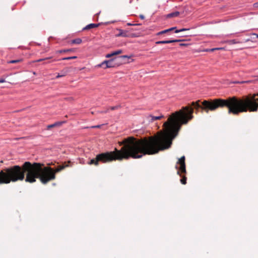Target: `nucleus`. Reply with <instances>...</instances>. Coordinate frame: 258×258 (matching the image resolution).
I'll return each mask as SVG.
<instances>
[{"label":"nucleus","instance_id":"f257e3e1","mask_svg":"<svg viewBox=\"0 0 258 258\" xmlns=\"http://www.w3.org/2000/svg\"><path fill=\"white\" fill-rule=\"evenodd\" d=\"M194 108L183 107L179 111L173 113L163 124V131L157 137H150L138 139L134 137L124 139L120 143L123 145L120 150L102 153L96 155L88 162V164L99 165L100 163H106L115 160L133 158H141L145 155H153L160 150L169 148L172 140L177 136L182 124H186L193 118Z\"/></svg>","mask_w":258,"mask_h":258},{"label":"nucleus","instance_id":"f03ea898","mask_svg":"<svg viewBox=\"0 0 258 258\" xmlns=\"http://www.w3.org/2000/svg\"><path fill=\"white\" fill-rule=\"evenodd\" d=\"M70 163V161L64 162L53 169L50 167L44 166L42 163L25 162L22 166L16 165L8 169L7 173L11 178L7 181H23L25 179L27 182L33 183L38 178L42 183L46 184L55 178L56 173L69 167Z\"/></svg>","mask_w":258,"mask_h":258},{"label":"nucleus","instance_id":"7ed1b4c3","mask_svg":"<svg viewBox=\"0 0 258 258\" xmlns=\"http://www.w3.org/2000/svg\"><path fill=\"white\" fill-rule=\"evenodd\" d=\"M200 101L192 102L191 106L197 110L201 109L207 113L209 111H214L217 108L226 107L228 109V113H232L234 115H238L236 97H229L227 99H215L204 100L202 102V105L200 103Z\"/></svg>","mask_w":258,"mask_h":258},{"label":"nucleus","instance_id":"20e7f679","mask_svg":"<svg viewBox=\"0 0 258 258\" xmlns=\"http://www.w3.org/2000/svg\"><path fill=\"white\" fill-rule=\"evenodd\" d=\"M238 114L241 112H256L258 110V93L249 94L242 98L236 97Z\"/></svg>","mask_w":258,"mask_h":258},{"label":"nucleus","instance_id":"39448f33","mask_svg":"<svg viewBox=\"0 0 258 258\" xmlns=\"http://www.w3.org/2000/svg\"><path fill=\"white\" fill-rule=\"evenodd\" d=\"M129 57L127 55L115 57L110 59L103 61L101 64L98 65V67H102L104 69L116 67L124 62L123 61L124 58Z\"/></svg>","mask_w":258,"mask_h":258},{"label":"nucleus","instance_id":"423d86ee","mask_svg":"<svg viewBox=\"0 0 258 258\" xmlns=\"http://www.w3.org/2000/svg\"><path fill=\"white\" fill-rule=\"evenodd\" d=\"M15 166V165L10 167L5 168L0 170V184H9L11 182H15L17 181H7V180H8V178H10L9 177V176L8 175V173H7L8 172V169L12 168V167H14Z\"/></svg>","mask_w":258,"mask_h":258},{"label":"nucleus","instance_id":"0eeeda50","mask_svg":"<svg viewBox=\"0 0 258 258\" xmlns=\"http://www.w3.org/2000/svg\"><path fill=\"white\" fill-rule=\"evenodd\" d=\"M185 159V157L183 156L178 159L176 163L177 165L175 166V168L178 169L177 172L178 174H180V172L182 173H186Z\"/></svg>","mask_w":258,"mask_h":258},{"label":"nucleus","instance_id":"6e6552de","mask_svg":"<svg viewBox=\"0 0 258 258\" xmlns=\"http://www.w3.org/2000/svg\"><path fill=\"white\" fill-rule=\"evenodd\" d=\"M66 121H57L55 122V123L48 125L47 126V130H50L53 127H59L63 123H65Z\"/></svg>","mask_w":258,"mask_h":258},{"label":"nucleus","instance_id":"1a4fd4ad","mask_svg":"<svg viewBox=\"0 0 258 258\" xmlns=\"http://www.w3.org/2000/svg\"><path fill=\"white\" fill-rule=\"evenodd\" d=\"M181 40H166V41H157L156 43L157 44H168V43H171L173 42H180L181 41Z\"/></svg>","mask_w":258,"mask_h":258},{"label":"nucleus","instance_id":"9d476101","mask_svg":"<svg viewBox=\"0 0 258 258\" xmlns=\"http://www.w3.org/2000/svg\"><path fill=\"white\" fill-rule=\"evenodd\" d=\"M163 117H164V116L162 115H159V116H153L152 115H149L147 117L148 119L152 122H153L156 120H159Z\"/></svg>","mask_w":258,"mask_h":258},{"label":"nucleus","instance_id":"9b49d317","mask_svg":"<svg viewBox=\"0 0 258 258\" xmlns=\"http://www.w3.org/2000/svg\"><path fill=\"white\" fill-rule=\"evenodd\" d=\"M118 36L124 37H129L131 36V34L128 33L126 31L119 30V33L118 34Z\"/></svg>","mask_w":258,"mask_h":258},{"label":"nucleus","instance_id":"f8f14e48","mask_svg":"<svg viewBox=\"0 0 258 258\" xmlns=\"http://www.w3.org/2000/svg\"><path fill=\"white\" fill-rule=\"evenodd\" d=\"M99 25V24H90L83 28L84 30H89L91 29L97 27Z\"/></svg>","mask_w":258,"mask_h":258},{"label":"nucleus","instance_id":"ddd939ff","mask_svg":"<svg viewBox=\"0 0 258 258\" xmlns=\"http://www.w3.org/2000/svg\"><path fill=\"white\" fill-rule=\"evenodd\" d=\"M68 73V71L66 70H62L61 73H58L57 75L56 76V78H59L60 77H64Z\"/></svg>","mask_w":258,"mask_h":258},{"label":"nucleus","instance_id":"4468645a","mask_svg":"<svg viewBox=\"0 0 258 258\" xmlns=\"http://www.w3.org/2000/svg\"><path fill=\"white\" fill-rule=\"evenodd\" d=\"M179 15V12H175L171 13H170L167 15V18H172V17H176L178 16Z\"/></svg>","mask_w":258,"mask_h":258},{"label":"nucleus","instance_id":"2eb2a0df","mask_svg":"<svg viewBox=\"0 0 258 258\" xmlns=\"http://www.w3.org/2000/svg\"><path fill=\"white\" fill-rule=\"evenodd\" d=\"M82 42V40L81 39L77 38V39H75L73 40L72 41V43L79 44L81 43Z\"/></svg>","mask_w":258,"mask_h":258},{"label":"nucleus","instance_id":"dca6fc26","mask_svg":"<svg viewBox=\"0 0 258 258\" xmlns=\"http://www.w3.org/2000/svg\"><path fill=\"white\" fill-rule=\"evenodd\" d=\"M22 61V59H19L12 60L8 61L7 62V63H17L20 62Z\"/></svg>","mask_w":258,"mask_h":258},{"label":"nucleus","instance_id":"f3484780","mask_svg":"<svg viewBox=\"0 0 258 258\" xmlns=\"http://www.w3.org/2000/svg\"><path fill=\"white\" fill-rule=\"evenodd\" d=\"M73 51V49H63L60 50H58L56 51V53H64L67 52H70Z\"/></svg>","mask_w":258,"mask_h":258},{"label":"nucleus","instance_id":"a211bd4d","mask_svg":"<svg viewBox=\"0 0 258 258\" xmlns=\"http://www.w3.org/2000/svg\"><path fill=\"white\" fill-rule=\"evenodd\" d=\"M52 58V56L48 57H45V58H41V59L36 60L34 61V62H40V61H44V60H48V59H51Z\"/></svg>","mask_w":258,"mask_h":258},{"label":"nucleus","instance_id":"6ab92c4d","mask_svg":"<svg viewBox=\"0 0 258 258\" xmlns=\"http://www.w3.org/2000/svg\"><path fill=\"white\" fill-rule=\"evenodd\" d=\"M180 182L183 184H185L186 183V177L185 176L182 177V178L180 179Z\"/></svg>","mask_w":258,"mask_h":258},{"label":"nucleus","instance_id":"aec40b11","mask_svg":"<svg viewBox=\"0 0 258 258\" xmlns=\"http://www.w3.org/2000/svg\"><path fill=\"white\" fill-rule=\"evenodd\" d=\"M120 107H121L120 105H116V106H115L110 107L109 108V109L111 110H115V109H118L120 108Z\"/></svg>","mask_w":258,"mask_h":258},{"label":"nucleus","instance_id":"412c9836","mask_svg":"<svg viewBox=\"0 0 258 258\" xmlns=\"http://www.w3.org/2000/svg\"><path fill=\"white\" fill-rule=\"evenodd\" d=\"M189 29H186V28H183V29H179V30H176L175 32V33H178V32H182V31H187V30H189Z\"/></svg>","mask_w":258,"mask_h":258},{"label":"nucleus","instance_id":"4be33fe9","mask_svg":"<svg viewBox=\"0 0 258 258\" xmlns=\"http://www.w3.org/2000/svg\"><path fill=\"white\" fill-rule=\"evenodd\" d=\"M121 53H122V50H116V51H115L113 52V54L114 55H115L119 54H120Z\"/></svg>","mask_w":258,"mask_h":258},{"label":"nucleus","instance_id":"5701e85b","mask_svg":"<svg viewBox=\"0 0 258 258\" xmlns=\"http://www.w3.org/2000/svg\"><path fill=\"white\" fill-rule=\"evenodd\" d=\"M240 43V42H238L236 40L234 39V40H230L229 41V43L230 44H236V43Z\"/></svg>","mask_w":258,"mask_h":258},{"label":"nucleus","instance_id":"b1692460","mask_svg":"<svg viewBox=\"0 0 258 258\" xmlns=\"http://www.w3.org/2000/svg\"><path fill=\"white\" fill-rule=\"evenodd\" d=\"M222 49H223V48H212L209 50H207L206 51H214L216 50Z\"/></svg>","mask_w":258,"mask_h":258},{"label":"nucleus","instance_id":"393cba45","mask_svg":"<svg viewBox=\"0 0 258 258\" xmlns=\"http://www.w3.org/2000/svg\"><path fill=\"white\" fill-rule=\"evenodd\" d=\"M253 7L255 9H258V2L253 4Z\"/></svg>","mask_w":258,"mask_h":258},{"label":"nucleus","instance_id":"a878e982","mask_svg":"<svg viewBox=\"0 0 258 258\" xmlns=\"http://www.w3.org/2000/svg\"><path fill=\"white\" fill-rule=\"evenodd\" d=\"M114 56V55L113 54V52L111 53H108L106 55V58H110L112 56Z\"/></svg>","mask_w":258,"mask_h":258},{"label":"nucleus","instance_id":"bb28decb","mask_svg":"<svg viewBox=\"0 0 258 258\" xmlns=\"http://www.w3.org/2000/svg\"><path fill=\"white\" fill-rule=\"evenodd\" d=\"M252 41V42H256V40H251L250 38H248V39H246L244 42H248V41Z\"/></svg>","mask_w":258,"mask_h":258},{"label":"nucleus","instance_id":"cd10ccee","mask_svg":"<svg viewBox=\"0 0 258 258\" xmlns=\"http://www.w3.org/2000/svg\"><path fill=\"white\" fill-rule=\"evenodd\" d=\"M109 110V109L107 108V109H106L105 110L101 111L100 112L102 113H107L108 112Z\"/></svg>","mask_w":258,"mask_h":258},{"label":"nucleus","instance_id":"c85d7f7f","mask_svg":"<svg viewBox=\"0 0 258 258\" xmlns=\"http://www.w3.org/2000/svg\"><path fill=\"white\" fill-rule=\"evenodd\" d=\"M71 57H63L61 58L60 60H70Z\"/></svg>","mask_w":258,"mask_h":258},{"label":"nucleus","instance_id":"c756f323","mask_svg":"<svg viewBox=\"0 0 258 258\" xmlns=\"http://www.w3.org/2000/svg\"><path fill=\"white\" fill-rule=\"evenodd\" d=\"M127 25H129V26H135V25H139V24H131V23H127Z\"/></svg>","mask_w":258,"mask_h":258},{"label":"nucleus","instance_id":"7c9ffc66","mask_svg":"<svg viewBox=\"0 0 258 258\" xmlns=\"http://www.w3.org/2000/svg\"><path fill=\"white\" fill-rule=\"evenodd\" d=\"M170 30L169 29L163 30V32L164 33H167V32H170Z\"/></svg>","mask_w":258,"mask_h":258},{"label":"nucleus","instance_id":"2f4dec72","mask_svg":"<svg viewBox=\"0 0 258 258\" xmlns=\"http://www.w3.org/2000/svg\"><path fill=\"white\" fill-rule=\"evenodd\" d=\"M102 125H98L92 126L93 128H100Z\"/></svg>","mask_w":258,"mask_h":258},{"label":"nucleus","instance_id":"473e14b6","mask_svg":"<svg viewBox=\"0 0 258 258\" xmlns=\"http://www.w3.org/2000/svg\"><path fill=\"white\" fill-rule=\"evenodd\" d=\"M140 18L141 19H142V20H143V19H145V17H144V15H140Z\"/></svg>","mask_w":258,"mask_h":258},{"label":"nucleus","instance_id":"72a5a7b5","mask_svg":"<svg viewBox=\"0 0 258 258\" xmlns=\"http://www.w3.org/2000/svg\"><path fill=\"white\" fill-rule=\"evenodd\" d=\"M176 28L175 27H172V28H169V29H170V31H172V30H175V29H176Z\"/></svg>","mask_w":258,"mask_h":258},{"label":"nucleus","instance_id":"f704fd0d","mask_svg":"<svg viewBox=\"0 0 258 258\" xmlns=\"http://www.w3.org/2000/svg\"><path fill=\"white\" fill-rule=\"evenodd\" d=\"M5 82V80L3 79H0V83H4Z\"/></svg>","mask_w":258,"mask_h":258},{"label":"nucleus","instance_id":"c9c22d12","mask_svg":"<svg viewBox=\"0 0 258 258\" xmlns=\"http://www.w3.org/2000/svg\"><path fill=\"white\" fill-rule=\"evenodd\" d=\"M77 57L76 56H71V59H76L77 58Z\"/></svg>","mask_w":258,"mask_h":258},{"label":"nucleus","instance_id":"e433bc0d","mask_svg":"<svg viewBox=\"0 0 258 258\" xmlns=\"http://www.w3.org/2000/svg\"><path fill=\"white\" fill-rule=\"evenodd\" d=\"M179 45L181 46H185V45H186V44L185 43H180Z\"/></svg>","mask_w":258,"mask_h":258},{"label":"nucleus","instance_id":"4c0bfd02","mask_svg":"<svg viewBox=\"0 0 258 258\" xmlns=\"http://www.w3.org/2000/svg\"><path fill=\"white\" fill-rule=\"evenodd\" d=\"M164 33L163 32V31H162L161 32H159L158 34V35H160V34H164Z\"/></svg>","mask_w":258,"mask_h":258},{"label":"nucleus","instance_id":"58836bf2","mask_svg":"<svg viewBox=\"0 0 258 258\" xmlns=\"http://www.w3.org/2000/svg\"><path fill=\"white\" fill-rule=\"evenodd\" d=\"M252 35L255 36L256 38H258V35L255 33L252 34Z\"/></svg>","mask_w":258,"mask_h":258},{"label":"nucleus","instance_id":"ea45409f","mask_svg":"<svg viewBox=\"0 0 258 258\" xmlns=\"http://www.w3.org/2000/svg\"><path fill=\"white\" fill-rule=\"evenodd\" d=\"M48 63L47 62H43V64H46V63Z\"/></svg>","mask_w":258,"mask_h":258}]
</instances>
